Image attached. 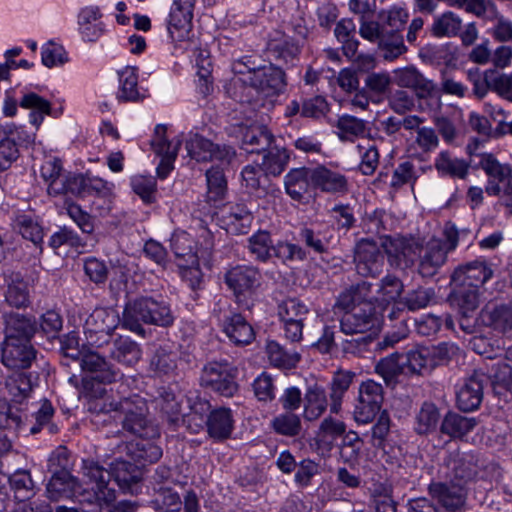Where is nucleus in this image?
<instances>
[{
    "label": "nucleus",
    "instance_id": "obj_20",
    "mask_svg": "<svg viewBox=\"0 0 512 512\" xmlns=\"http://www.w3.org/2000/svg\"><path fill=\"white\" fill-rule=\"evenodd\" d=\"M218 219L227 232L245 234L253 222V215L243 203H228L220 209Z\"/></svg>",
    "mask_w": 512,
    "mask_h": 512
},
{
    "label": "nucleus",
    "instance_id": "obj_18",
    "mask_svg": "<svg viewBox=\"0 0 512 512\" xmlns=\"http://www.w3.org/2000/svg\"><path fill=\"white\" fill-rule=\"evenodd\" d=\"M195 0H174L171 6L167 30L173 42H182L189 37L192 28Z\"/></svg>",
    "mask_w": 512,
    "mask_h": 512
},
{
    "label": "nucleus",
    "instance_id": "obj_26",
    "mask_svg": "<svg viewBox=\"0 0 512 512\" xmlns=\"http://www.w3.org/2000/svg\"><path fill=\"white\" fill-rule=\"evenodd\" d=\"M311 184L315 189L332 194L344 193L348 189L346 176L337 169L324 165L311 168Z\"/></svg>",
    "mask_w": 512,
    "mask_h": 512
},
{
    "label": "nucleus",
    "instance_id": "obj_17",
    "mask_svg": "<svg viewBox=\"0 0 512 512\" xmlns=\"http://www.w3.org/2000/svg\"><path fill=\"white\" fill-rule=\"evenodd\" d=\"M356 272L363 277H376L382 272L384 256L375 242L362 239L354 249Z\"/></svg>",
    "mask_w": 512,
    "mask_h": 512
},
{
    "label": "nucleus",
    "instance_id": "obj_32",
    "mask_svg": "<svg viewBox=\"0 0 512 512\" xmlns=\"http://www.w3.org/2000/svg\"><path fill=\"white\" fill-rule=\"evenodd\" d=\"M119 87L117 99L120 102H138L147 97L146 90L138 85L137 68L126 66L118 71Z\"/></svg>",
    "mask_w": 512,
    "mask_h": 512
},
{
    "label": "nucleus",
    "instance_id": "obj_38",
    "mask_svg": "<svg viewBox=\"0 0 512 512\" xmlns=\"http://www.w3.org/2000/svg\"><path fill=\"white\" fill-rule=\"evenodd\" d=\"M434 167L440 176L464 180L469 174L470 163L454 156L448 150H442L435 157Z\"/></svg>",
    "mask_w": 512,
    "mask_h": 512
},
{
    "label": "nucleus",
    "instance_id": "obj_56",
    "mask_svg": "<svg viewBox=\"0 0 512 512\" xmlns=\"http://www.w3.org/2000/svg\"><path fill=\"white\" fill-rule=\"evenodd\" d=\"M423 171L421 166H416L412 161L405 160L394 169L390 185L394 189H399L404 185L413 187Z\"/></svg>",
    "mask_w": 512,
    "mask_h": 512
},
{
    "label": "nucleus",
    "instance_id": "obj_13",
    "mask_svg": "<svg viewBox=\"0 0 512 512\" xmlns=\"http://www.w3.org/2000/svg\"><path fill=\"white\" fill-rule=\"evenodd\" d=\"M115 185L90 173L76 174L72 182L71 194L80 198L95 196L103 201L97 209L106 212L110 209Z\"/></svg>",
    "mask_w": 512,
    "mask_h": 512
},
{
    "label": "nucleus",
    "instance_id": "obj_12",
    "mask_svg": "<svg viewBox=\"0 0 512 512\" xmlns=\"http://www.w3.org/2000/svg\"><path fill=\"white\" fill-rule=\"evenodd\" d=\"M382 246L391 267L405 271L414 266L419 250V242L415 238L389 236Z\"/></svg>",
    "mask_w": 512,
    "mask_h": 512
},
{
    "label": "nucleus",
    "instance_id": "obj_24",
    "mask_svg": "<svg viewBox=\"0 0 512 512\" xmlns=\"http://www.w3.org/2000/svg\"><path fill=\"white\" fill-rule=\"evenodd\" d=\"M492 274L491 268L484 261L475 260L456 268L452 274V282L458 286L479 290Z\"/></svg>",
    "mask_w": 512,
    "mask_h": 512
},
{
    "label": "nucleus",
    "instance_id": "obj_15",
    "mask_svg": "<svg viewBox=\"0 0 512 512\" xmlns=\"http://www.w3.org/2000/svg\"><path fill=\"white\" fill-rule=\"evenodd\" d=\"M40 176L47 186L48 195L56 197L71 194L72 182L76 174L67 172L60 158L48 157L41 165Z\"/></svg>",
    "mask_w": 512,
    "mask_h": 512
},
{
    "label": "nucleus",
    "instance_id": "obj_34",
    "mask_svg": "<svg viewBox=\"0 0 512 512\" xmlns=\"http://www.w3.org/2000/svg\"><path fill=\"white\" fill-rule=\"evenodd\" d=\"M208 435L215 441L228 439L234 429V419L229 408H218L212 410L206 419Z\"/></svg>",
    "mask_w": 512,
    "mask_h": 512
},
{
    "label": "nucleus",
    "instance_id": "obj_16",
    "mask_svg": "<svg viewBox=\"0 0 512 512\" xmlns=\"http://www.w3.org/2000/svg\"><path fill=\"white\" fill-rule=\"evenodd\" d=\"M151 146L153 151L160 157L157 175L159 178L165 179L174 168V161L181 146V139L175 137L172 140H167L166 126L158 124L154 130Z\"/></svg>",
    "mask_w": 512,
    "mask_h": 512
},
{
    "label": "nucleus",
    "instance_id": "obj_28",
    "mask_svg": "<svg viewBox=\"0 0 512 512\" xmlns=\"http://www.w3.org/2000/svg\"><path fill=\"white\" fill-rule=\"evenodd\" d=\"M222 331L235 345H248L255 338L251 324L240 313L231 312L221 320Z\"/></svg>",
    "mask_w": 512,
    "mask_h": 512
},
{
    "label": "nucleus",
    "instance_id": "obj_45",
    "mask_svg": "<svg viewBox=\"0 0 512 512\" xmlns=\"http://www.w3.org/2000/svg\"><path fill=\"white\" fill-rule=\"evenodd\" d=\"M303 402L304 418L308 421L318 419L326 411L328 406L326 392L317 384L307 388Z\"/></svg>",
    "mask_w": 512,
    "mask_h": 512
},
{
    "label": "nucleus",
    "instance_id": "obj_14",
    "mask_svg": "<svg viewBox=\"0 0 512 512\" xmlns=\"http://www.w3.org/2000/svg\"><path fill=\"white\" fill-rule=\"evenodd\" d=\"M185 147L188 156L197 162L219 160L221 163L229 164L235 157V150L232 147L215 145L197 133L189 134Z\"/></svg>",
    "mask_w": 512,
    "mask_h": 512
},
{
    "label": "nucleus",
    "instance_id": "obj_51",
    "mask_svg": "<svg viewBox=\"0 0 512 512\" xmlns=\"http://www.w3.org/2000/svg\"><path fill=\"white\" fill-rule=\"evenodd\" d=\"M266 354L269 362L280 369H292L297 366L301 356L295 350H285L278 342L271 340L266 344Z\"/></svg>",
    "mask_w": 512,
    "mask_h": 512
},
{
    "label": "nucleus",
    "instance_id": "obj_35",
    "mask_svg": "<svg viewBox=\"0 0 512 512\" xmlns=\"http://www.w3.org/2000/svg\"><path fill=\"white\" fill-rule=\"evenodd\" d=\"M428 490L430 495L449 512H456L465 504L466 495L459 486L432 483L429 485Z\"/></svg>",
    "mask_w": 512,
    "mask_h": 512
},
{
    "label": "nucleus",
    "instance_id": "obj_57",
    "mask_svg": "<svg viewBox=\"0 0 512 512\" xmlns=\"http://www.w3.org/2000/svg\"><path fill=\"white\" fill-rule=\"evenodd\" d=\"M6 388L13 400L21 403L29 397L33 384L30 375L24 372H14L7 377Z\"/></svg>",
    "mask_w": 512,
    "mask_h": 512
},
{
    "label": "nucleus",
    "instance_id": "obj_59",
    "mask_svg": "<svg viewBox=\"0 0 512 512\" xmlns=\"http://www.w3.org/2000/svg\"><path fill=\"white\" fill-rule=\"evenodd\" d=\"M353 380V374L350 372L339 371L335 373L330 392V411L337 414L341 409V403L344 394L349 389Z\"/></svg>",
    "mask_w": 512,
    "mask_h": 512
},
{
    "label": "nucleus",
    "instance_id": "obj_2",
    "mask_svg": "<svg viewBox=\"0 0 512 512\" xmlns=\"http://www.w3.org/2000/svg\"><path fill=\"white\" fill-rule=\"evenodd\" d=\"M232 70L242 76L231 80L228 93L240 103L254 102L255 94L273 97L285 91V73L279 67L269 65L256 69L251 57L245 56L233 62Z\"/></svg>",
    "mask_w": 512,
    "mask_h": 512
},
{
    "label": "nucleus",
    "instance_id": "obj_8",
    "mask_svg": "<svg viewBox=\"0 0 512 512\" xmlns=\"http://www.w3.org/2000/svg\"><path fill=\"white\" fill-rule=\"evenodd\" d=\"M120 319L115 310L96 308L86 318L83 329L89 345L100 348L110 342Z\"/></svg>",
    "mask_w": 512,
    "mask_h": 512
},
{
    "label": "nucleus",
    "instance_id": "obj_19",
    "mask_svg": "<svg viewBox=\"0 0 512 512\" xmlns=\"http://www.w3.org/2000/svg\"><path fill=\"white\" fill-rule=\"evenodd\" d=\"M479 167L488 177L485 186L488 195H500L501 185L512 181L511 165L500 163L492 154H481Z\"/></svg>",
    "mask_w": 512,
    "mask_h": 512
},
{
    "label": "nucleus",
    "instance_id": "obj_54",
    "mask_svg": "<svg viewBox=\"0 0 512 512\" xmlns=\"http://www.w3.org/2000/svg\"><path fill=\"white\" fill-rule=\"evenodd\" d=\"M263 156L262 170L266 175L278 176L288 165L290 155L286 148L269 147Z\"/></svg>",
    "mask_w": 512,
    "mask_h": 512
},
{
    "label": "nucleus",
    "instance_id": "obj_7",
    "mask_svg": "<svg viewBox=\"0 0 512 512\" xmlns=\"http://www.w3.org/2000/svg\"><path fill=\"white\" fill-rule=\"evenodd\" d=\"M35 132L14 123L0 124V172L9 169L20 156V148L32 146Z\"/></svg>",
    "mask_w": 512,
    "mask_h": 512
},
{
    "label": "nucleus",
    "instance_id": "obj_60",
    "mask_svg": "<svg viewBox=\"0 0 512 512\" xmlns=\"http://www.w3.org/2000/svg\"><path fill=\"white\" fill-rule=\"evenodd\" d=\"M207 199L217 203L222 200L227 189V182L223 170L219 167H211L206 171Z\"/></svg>",
    "mask_w": 512,
    "mask_h": 512
},
{
    "label": "nucleus",
    "instance_id": "obj_25",
    "mask_svg": "<svg viewBox=\"0 0 512 512\" xmlns=\"http://www.w3.org/2000/svg\"><path fill=\"white\" fill-rule=\"evenodd\" d=\"M36 358V351L30 342L4 341L2 363L9 369H27Z\"/></svg>",
    "mask_w": 512,
    "mask_h": 512
},
{
    "label": "nucleus",
    "instance_id": "obj_52",
    "mask_svg": "<svg viewBox=\"0 0 512 512\" xmlns=\"http://www.w3.org/2000/svg\"><path fill=\"white\" fill-rule=\"evenodd\" d=\"M482 319L486 325L494 330L512 337V308L499 306L492 310H485Z\"/></svg>",
    "mask_w": 512,
    "mask_h": 512
},
{
    "label": "nucleus",
    "instance_id": "obj_55",
    "mask_svg": "<svg viewBox=\"0 0 512 512\" xmlns=\"http://www.w3.org/2000/svg\"><path fill=\"white\" fill-rule=\"evenodd\" d=\"M378 48L387 61H393L407 51L403 36L398 31L385 30L378 42Z\"/></svg>",
    "mask_w": 512,
    "mask_h": 512
},
{
    "label": "nucleus",
    "instance_id": "obj_64",
    "mask_svg": "<svg viewBox=\"0 0 512 512\" xmlns=\"http://www.w3.org/2000/svg\"><path fill=\"white\" fill-rule=\"evenodd\" d=\"M15 226L24 239L30 240L36 247L42 251L43 229L28 215L17 217Z\"/></svg>",
    "mask_w": 512,
    "mask_h": 512
},
{
    "label": "nucleus",
    "instance_id": "obj_44",
    "mask_svg": "<svg viewBox=\"0 0 512 512\" xmlns=\"http://www.w3.org/2000/svg\"><path fill=\"white\" fill-rule=\"evenodd\" d=\"M142 355L140 346L128 337L116 338L110 349V357L120 364L132 366Z\"/></svg>",
    "mask_w": 512,
    "mask_h": 512
},
{
    "label": "nucleus",
    "instance_id": "obj_62",
    "mask_svg": "<svg viewBox=\"0 0 512 512\" xmlns=\"http://www.w3.org/2000/svg\"><path fill=\"white\" fill-rule=\"evenodd\" d=\"M461 28V20L453 12H445L435 17L431 27V33L436 37H451L456 35Z\"/></svg>",
    "mask_w": 512,
    "mask_h": 512
},
{
    "label": "nucleus",
    "instance_id": "obj_11",
    "mask_svg": "<svg viewBox=\"0 0 512 512\" xmlns=\"http://www.w3.org/2000/svg\"><path fill=\"white\" fill-rule=\"evenodd\" d=\"M383 402L382 385L374 380L361 383L354 408V420L358 424H368L374 420Z\"/></svg>",
    "mask_w": 512,
    "mask_h": 512
},
{
    "label": "nucleus",
    "instance_id": "obj_37",
    "mask_svg": "<svg viewBox=\"0 0 512 512\" xmlns=\"http://www.w3.org/2000/svg\"><path fill=\"white\" fill-rule=\"evenodd\" d=\"M106 471V469H104ZM109 484L115 488V484L111 482L112 476L114 482L123 490H130L132 485L137 484L142 478L140 466L137 463H131L126 460H115L111 464ZM116 491V489H114Z\"/></svg>",
    "mask_w": 512,
    "mask_h": 512
},
{
    "label": "nucleus",
    "instance_id": "obj_43",
    "mask_svg": "<svg viewBox=\"0 0 512 512\" xmlns=\"http://www.w3.org/2000/svg\"><path fill=\"white\" fill-rule=\"evenodd\" d=\"M6 303L15 308H25L30 303L28 283L19 273H12L6 278Z\"/></svg>",
    "mask_w": 512,
    "mask_h": 512
},
{
    "label": "nucleus",
    "instance_id": "obj_42",
    "mask_svg": "<svg viewBox=\"0 0 512 512\" xmlns=\"http://www.w3.org/2000/svg\"><path fill=\"white\" fill-rule=\"evenodd\" d=\"M478 424L475 417H466L456 412H448L440 426L443 434L454 439H462L469 434Z\"/></svg>",
    "mask_w": 512,
    "mask_h": 512
},
{
    "label": "nucleus",
    "instance_id": "obj_5",
    "mask_svg": "<svg viewBox=\"0 0 512 512\" xmlns=\"http://www.w3.org/2000/svg\"><path fill=\"white\" fill-rule=\"evenodd\" d=\"M224 282L242 309L250 310L257 299L261 273L252 265H236L224 274Z\"/></svg>",
    "mask_w": 512,
    "mask_h": 512
},
{
    "label": "nucleus",
    "instance_id": "obj_27",
    "mask_svg": "<svg viewBox=\"0 0 512 512\" xmlns=\"http://www.w3.org/2000/svg\"><path fill=\"white\" fill-rule=\"evenodd\" d=\"M484 374L474 373L465 379L456 392L457 406L462 411L476 410L483 399Z\"/></svg>",
    "mask_w": 512,
    "mask_h": 512
},
{
    "label": "nucleus",
    "instance_id": "obj_33",
    "mask_svg": "<svg viewBox=\"0 0 512 512\" xmlns=\"http://www.w3.org/2000/svg\"><path fill=\"white\" fill-rule=\"evenodd\" d=\"M401 354L406 374L421 375L436 365L434 353L428 347L414 346Z\"/></svg>",
    "mask_w": 512,
    "mask_h": 512
},
{
    "label": "nucleus",
    "instance_id": "obj_49",
    "mask_svg": "<svg viewBox=\"0 0 512 512\" xmlns=\"http://www.w3.org/2000/svg\"><path fill=\"white\" fill-rule=\"evenodd\" d=\"M440 140L437 131L428 126H422L416 131L415 137L409 146V150L413 155L422 157L430 155L439 146Z\"/></svg>",
    "mask_w": 512,
    "mask_h": 512
},
{
    "label": "nucleus",
    "instance_id": "obj_39",
    "mask_svg": "<svg viewBox=\"0 0 512 512\" xmlns=\"http://www.w3.org/2000/svg\"><path fill=\"white\" fill-rule=\"evenodd\" d=\"M267 49L276 61L291 65L294 64L300 53L298 42L292 37L279 32L269 40Z\"/></svg>",
    "mask_w": 512,
    "mask_h": 512
},
{
    "label": "nucleus",
    "instance_id": "obj_4",
    "mask_svg": "<svg viewBox=\"0 0 512 512\" xmlns=\"http://www.w3.org/2000/svg\"><path fill=\"white\" fill-rule=\"evenodd\" d=\"M442 235L444 240L432 237L422 245L419 243L417 272L422 277L436 275L447 262L448 254L458 246L461 233L454 223L446 222Z\"/></svg>",
    "mask_w": 512,
    "mask_h": 512
},
{
    "label": "nucleus",
    "instance_id": "obj_40",
    "mask_svg": "<svg viewBox=\"0 0 512 512\" xmlns=\"http://www.w3.org/2000/svg\"><path fill=\"white\" fill-rule=\"evenodd\" d=\"M19 106L30 110L29 122L39 129L44 117L51 114L52 106L49 100L41 97L35 92H25L19 101Z\"/></svg>",
    "mask_w": 512,
    "mask_h": 512
},
{
    "label": "nucleus",
    "instance_id": "obj_63",
    "mask_svg": "<svg viewBox=\"0 0 512 512\" xmlns=\"http://www.w3.org/2000/svg\"><path fill=\"white\" fill-rule=\"evenodd\" d=\"M271 425L276 433L288 437L297 436L302 427L300 417L289 411L274 417Z\"/></svg>",
    "mask_w": 512,
    "mask_h": 512
},
{
    "label": "nucleus",
    "instance_id": "obj_1",
    "mask_svg": "<svg viewBox=\"0 0 512 512\" xmlns=\"http://www.w3.org/2000/svg\"><path fill=\"white\" fill-rule=\"evenodd\" d=\"M82 470L89 488H84L70 473L54 472L46 487L48 498L52 501L75 499L80 503L92 502L94 499L115 501V490L109 484L110 474L103 467L93 460H83Z\"/></svg>",
    "mask_w": 512,
    "mask_h": 512
},
{
    "label": "nucleus",
    "instance_id": "obj_47",
    "mask_svg": "<svg viewBox=\"0 0 512 512\" xmlns=\"http://www.w3.org/2000/svg\"><path fill=\"white\" fill-rule=\"evenodd\" d=\"M372 284L367 281H361L341 292L337 298L336 306L339 309L351 311L360 302L371 301Z\"/></svg>",
    "mask_w": 512,
    "mask_h": 512
},
{
    "label": "nucleus",
    "instance_id": "obj_36",
    "mask_svg": "<svg viewBox=\"0 0 512 512\" xmlns=\"http://www.w3.org/2000/svg\"><path fill=\"white\" fill-rule=\"evenodd\" d=\"M5 323V341L30 342L36 331V322L19 313L7 315Z\"/></svg>",
    "mask_w": 512,
    "mask_h": 512
},
{
    "label": "nucleus",
    "instance_id": "obj_58",
    "mask_svg": "<svg viewBox=\"0 0 512 512\" xmlns=\"http://www.w3.org/2000/svg\"><path fill=\"white\" fill-rule=\"evenodd\" d=\"M336 127L338 137L342 141H354L355 138L363 136L366 132L365 121L348 114L339 116Z\"/></svg>",
    "mask_w": 512,
    "mask_h": 512
},
{
    "label": "nucleus",
    "instance_id": "obj_31",
    "mask_svg": "<svg viewBox=\"0 0 512 512\" xmlns=\"http://www.w3.org/2000/svg\"><path fill=\"white\" fill-rule=\"evenodd\" d=\"M285 192L299 203H304L309 196L311 184V168L291 169L284 177Z\"/></svg>",
    "mask_w": 512,
    "mask_h": 512
},
{
    "label": "nucleus",
    "instance_id": "obj_3",
    "mask_svg": "<svg viewBox=\"0 0 512 512\" xmlns=\"http://www.w3.org/2000/svg\"><path fill=\"white\" fill-rule=\"evenodd\" d=\"M174 320L171 305L164 298L141 296L126 304L122 325L135 334L144 335L143 324L169 327Z\"/></svg>",
    "mask_w": 512,
    "mask_h": 512
},
{
    "label": "nucleus",
    "instance_id": "obj_10",
    "mask_svg": "<svg viewBox=\"0 0 512 512\" xmlns=\"http://www.w3.org/2000/svg\"><path fill=\"white\" fill-rule=\"evenodd\" d=\"M380 325V318L372 301L357 304L351 311L344 312L340 329L344 334H364Z\"/></svg>",
    "mask_w": 512,
    "mask_h": 512
},
{
    "label": "nucleus",
    "instance_id": "obj_22",
    "mask_svg": "<svg viewBox=\"0 0 512 512\" xmlns=\"http://www.w3.org/2000/svg\"><path fill=\"white\" fill-rule=\"evenodd\" d=\"M80 366L83 371L92 374V380L103 384L116 382L123 376L119 369L108 363L99 353L90 349H87L86 353L82 355Z\"/></svg>",
    "mask_w": 512,
    "mask_h": 512
},
{
    "label": "nucleus",
    "instance_id": "obj_23",
    "mask_svg": "<svg viewBox=\"0 0 512 512\" xmlns=\"http://www.w3.org/2000/svg\"><path fill=\"white\" fill-rule=\"evenodd\" d=\"M393 82L399 87L414 90L420 99L427 98L436 91L433 81L424 77L414 66L395 69Z\"/></svg>",
    "mask_w": 512,
    "mask_h": 512
},
{
    "label": "nucleus",
    "instance_id": "obj_9",
    "mask_svg": "<svg viewBox=\"0 0 512 512\" xmlns=\"http://www.w3.org/2000/svg\"><path fill=\"white\" fill-rule=\"evenodd\" d=\"M236 369L227 361H211L201 371L200 384L225 397H233L238 391Z\"/></svg>",
    "mask_w": 512,
    "mask_h": 512
},
{
    "label": "nucleus",
    "instance_id": "obj_6",
    "mask_svg": "<svg viewBox=\"0 0 512 512\" xmlns=\"http://www.w3.org/2000/svg\"><path fill=\"white\" fill-rule=\"evenodd\" d=\"M116 409L120 410L124 417L123 430L139 438H155L159 436L157 426L148 419V406L144 398L132 395L122 399Z\"/></svg>",
    "mask_w": 512,
    "mask_h": 512
},
{
    "label": "nucleus",
    "instance_id": "obj_53",
    "mask_svg": "<svg viewBox=\"0 0 512 512\" xmlns=\"http://www.w3.org/2000/svg\"><path fill=\"white\" fill-rule=\"evenodd\" d=\"M271 235L267 231H258L248 239V251L256 261L267 262L274 253Z\"/></svg>",
    "mask_w": 512,
    "mask_h": 512
},
{
    "label": "nucleus",
    "instance_id": "obj_61",
    "mask_svg": "<svg viewBox=\"0 0 512 512\" xmlns=\"http://www.w3.org/2000/svg\"><path fill=\"white\" fill-rule=\"evenodd\" d=\"M55 410L48 400H43L38 410L34 413L35 423L30 427L31 434H37L43 428L47 429L49 434H56L59 428L52 422Z\"/></svg>",
    "mask_w": 512,
    "mask_h": 512
},
{
    "label": "nucleus",
    "instance_id": "obj_29",
    "mask_svg": "<svg viewBox=\"0 0 512 512\" xmlns=\"http://www.w3.org/2000/svg\"><path fill=\"white\" fill-rule=\"evenodd\" d=\"M102 12L98 6L83 7L78 14V31L84 41L96 42L105 33V24L101 21Z\"/></svg>",
    "mask_w": 512,
    "mask_h": 512
},
{
    "label": "nucleus",
    "instance_id": "obj_48",
    "mask_svg": "<svg viewBox=\"0 0 512 512\" xmlns=\"http://www.w3.org/2000/svg\"><path fill=\"white\" fill-rule=\"evenodd\" d=\"M375 372L387 385H394L401 374H406L402 354L395 352L382 358L376 364Z\"/></svg>",
    "mask_w": 512,
    "mask_h": 512
},
{
    "label": "nucleus",
    "instance_id": "obj_41",
    "mask_svg": "<svg viewBox=\"0 0 512 512\" xmlns=\"http://www.w3.org/2000/svg\"><path fill=\"white\" fill-rule=\"evenodd\" d=\"M153 439L143 437L130 444L129 455L139 466L155 463L162 457V448Z\"/></svg>",
    "mask_w": 512,
    "mask_h": 512
},
{
    "label": "nucleus",
    "instance_id": "obj_50",
    "mask_svg": "<svg viewBox=\"0 0 512 512\" xmlns=\"http://www.w3.org/2000/svg\"><path fill=\"white\" fill-rule=\"evenodd\" d=\"M440 420L437 406L431 402H424L415 415L414 430L418 435H428L434 432Z\"/></svg>",
    "mask_w": 512,
    "mask_h": 512
},
{
    "label": "nucleus",
    "instance_id": "obj_30",
    "mask_svg": "<svg viewBox=\"0 0 512 512\" xmlns=\"http://www.w3.org/2000/svg\"><path fill=\"white\" fill-rule=\"evenodd\" d=\"M239 132L242 148L247 153L265 152L274 141L273 134L263 125L240 126Z\"/></svg>",
    "mask_w": 512,
    "mask_h": 512
},
{
    "label": "nucleus",
    "instance_id": "obj_21",
    "mask_svg": "<svg viewBox=\"0 0 512 512\" xmlns=\"http://www.w3.org/2000/svg\"><path fill=\"white\" fill-rule=\"evenodd\" d=\"M80 366L83 371L92 374V380L103 384L116 382L123 376L119 369L108 363L99 353L90 349H87L86 353L82 355Z\"/></svg>",
    "mask_w": 512,
    "mask_h": 512
},
{
    "label": "nucleus",
    "instance_id": "obj_46",
    "mask_svg": "<svg viewBox=\"0 0 512 512\" xmlns=\"http://www.w3.org/2000/svg\"><path fill=\"white\" fill-rule=\"evenodd\" d=\"M170 246L177 258H183L187 264H198L199 252L192 236L183 230L175 231L170 239Z\"/></svg>",
    "mask_w": 512,
    "mask_h": 512
}]
</instances>
